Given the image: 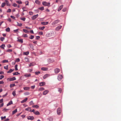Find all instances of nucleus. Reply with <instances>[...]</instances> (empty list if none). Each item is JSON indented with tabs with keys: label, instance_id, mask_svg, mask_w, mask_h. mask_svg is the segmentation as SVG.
I'll use <instances>...</instances> for the list:
<instances>
[{
	"label": "nucleus",
	"instance_id": "obj_20",
	"mask_svg": "<svg viewBox=\"0 0 121 121\" xmlns=\"http://www.w3.org/2000/svg\"><path fill=\"white\" fill-rule=\"evenodd\" d=\"M5 2H6V4L7 5V6H9L10 5V4L9 3V2L7 0H6Z\"/></svg>",
	"mask_w": 121,
	"mask_h": 121
},
{
	"label": "nucleus",
	"instance_id": "obj_29",
	"mask_svg": "<svg viewBox=\"0 0 121 121\" xmlns=\"http://www.w3.org/2000/svg\"><path fill=\"white\" fill-rule=\"evenodd\" d=\"M48 120L50 121H52L53 119L52 117H50L48 118Z\"/></svg>",
	"mask_w": 121,
	"mask_h": 121
},
{
	"label": "nucleus",
	"instance_id": "obj_3",
	"mask_svg": "<svg viewBox=\"0 0 121 121\" xmlns=\"http://www.w3.org/2000/svg\"><path fill=\"white\" fill-rule=\"evenodd\" d=\"M61 109L60 108H58L57 110V112L58 114L59 115H60L61 112Z\"/></svg>",
	"mask_w": 121,
	"mask_h": 121
},
{
	"label": "nucleus",
	"instance_id": "obj_23",
	"mask_svg": "<svg viewBox=\"0 0 121 121\" xmlns=\"http://www.w3.org/2000/svg\"><path fill=\"white\" fill-rule=\"evenodd\" d=\"M34 113L36 115H39V112L38 111H36L34 112Z\"/></svg>",
	"mask_w": 121,
	"mask_h": 121
},
{
	"label": "nucleus",
	"instance_id": "obj_62",
	"mask_svg": "<svg viewBox=\"0 0 121 121\" xmlns=\"http://www.w3.org/2000/svg\"><path fill=\"white\" fill-rule=\"evenodd\" d=\"M29 14L30 15H32L33 14V13L32 12H29Z\"/></svg>",
	"mask_w": 121,
	"mask_h": 121
},
{
	"label": "nucleus",
	"instance_id": "obj_25",
	"mask_svg": "<svg viewBox=\"0 0 121 121\" xmlns=\"http://www.w3.org/2000/svg\"><path fill=\"white\" fill-rule=\"evenodd\" d=\"M35 2L36 4H40V2L38 0H35Z\"/></svg>",
	"mask_w": 121,
	"mask_h": 121
},
{
	"label": "nucleus",
	"instance_id": "obj_42",
	"mask_svg": "<svg viewBox=\"0 0 121 121\" xmlns=\"http://www.w3.org/2000/svg\"><path fill=\"white\" fill-rule=\"evenodd\" d=\"M15 86V84H11L10 85V87H12L14 86Z\"/></svg>",
	"mask_w": 121,
	"mask_h": 121
},
{
	"label": "nucleus",
	"instance_id": "obj_47",
	"mask_svg": "<svg viewBox=\"0 0 121 121\" xmlns=\"http://www.w3.org/2000/svg\"><path fill=\"white\" fill-rule=\"evenodd\" d=\"M17 66V65H16L15 66V69L16 70H18Z\"/></svg>",
	"mask_w": 121,
	"mask_h": 121
},
{
	"label": "nucleus",
	"instance_id": "obj_12",
	"mask_svg": "<svg viewBox=\"0 0 121 121\" xmlns=\"http://www.w3.org/2000/svg\"><path fill=\"white\" fill-rule=\"evenodd\" d=\"M48 23V22H41V24L43 25H47Z\"/></svg>",
	"mask_w": 121,
	"mask_h": 121
},
{
	"label": "nucleus",
	"instance_id": "obj_7",
	"mask_svg": "<svg viewBox=\"0 0 121 121\" xmlns=\"http://www.w3.org/2000/svg\"><path fill=\"white\" fill-rule=\"evenodd\" d=\"M28 119L30 120H33L34 119V117L33 116H29L27 118Z\"/></svg>",
	"mask_w": 121,
	"mask_h": 121
},
{
	"label": "nucleus",
	"instance_id": "obj_16",
	"mask_svg": "<svg viewBox=\"0 0 121 121\" xmlns=\"http://www.w3.org/2000/svg\"><path fill=\"white\" fill-rule=\"evenodd\" d=\"M31 75L30 74H25L24 75V76L26 77H30Z\"/></svg>",
	"mask_w": 121,
	"mask_h": 121
},
{
	"label": "nucleus",
	"instance_id": "obj_4",
	"mask_svg": "<svg viewBox=\"0 0 121 121\" xmlns=\"http://www.w3.org/2000/svg\"><path fill=\"white\" fill-rule=\"evenodd\" d=\"M60 69L58 68H56L54 70L55 73L56 74H57L60 71Z\"/></svg>",
	"mask_w": 121,
	"mask_h": 121
},
{
	"label": "nucleus",
	"instance_id": "obj_59",
	"mask_svg": "<svg viewBox=\"0 0 121 121\" xmlns=\"http://www.w3.org/2000/svg\"><path fill=\"white\" fill-rule=\"evenodd\" d=\"M28 1H26L25 2V3L26 5H28Z\"/></svg>",
	"mask_w": 121,
	"mask_h": 121
},
{
	"label": "nucleus",
	"instance_id": "obj_50",
	"mask_svg": "<svg viewBox=\"0 0 121 121\" xmlns=\"http://www.w3.org/2000/svg\"><path fill=\"white\" fill-rule=\"evenodd\" d=\"M21 19L22 20L24 21H25L26 19V18L25 17H23L22 18H21Z\"/></svg>",
	"mask_w": 121,
	"mask_h": 121
},
{
	"label": "nucleus",
	"instance_id": "obj_21",
	"mask_svg": "<svg viewBox=\"0 0 121 121\" xmlns=\"http://www.w3.org/2000/svg\"><path fill=\"white\" fill-rule=\"evenodd\" d=\"M12 104H13V102L12 101H11L7 104V105L8 106Z\"/></svg>",
	"mask_w": 121,
	"mask_h": 121
},
{
	"label": "nucleus",
	"instance_id": "obj_53",
	"mask_svg": "<svg viewBox=\"0 0 121 121\" xmlns=\"http://www.w3.org/2000/svg\"><path fill=\"white\" fill-rule=\"evenodd\" d=\"M8 62V61L7 60H4L3 61V63L7 62Z\"/></svg>",
	"mask_w": 121,
	"mask_h": 121
},
{
	"label": "nucleus",
	"instance_id": "obj_14",
	"mask_svg": "<svg viewBox=\"0 0 121 121\" xmlns=\"http://www.w3.org/2000/svg\"><path fill=\"white\" fill-rule=\"evenodd\" d=\"M16 80V78L15 77H13L9 78V80L10 81L15 80Z\"/></svg>",
	"mask_w": 121,
	"mask_h": 121
},
{
	"label": "nucleus",
	"instance_id": "obj_6",
	"mask_svg": "<svg viewBox=\"0 0 121 121\" xmlns=\"http://www.w3.org/2000/svg\"><path fill=\"white\" fill-rule=\"evenodd\" d=\"M38 16V14L33 16L32 17V19L33 20H34L37 18Z\"/></svg>",
	"mask_w": 121,
	"mask_h": 121
},
{
	"label": "nucleus",
	"instance_id": "obj_27",
	"mask_svg": "<svg viewBox=\"0 0 121 121\" xmlns=\"http://www.w3.org/2000/svg\"><path fill=\"white\" fill-rule=\"evenodd\" d=\"M17 41L19 42L22 43H23V40L22 39H18Z\"/></svg>",
	"mask_w": 121,
	"mask_h": 121
},
{
	"label": "nucleus",
	"instance_id": "obj_35",
	"mask_svg": "<svg viewBox=\"0 0 121 121\" xmlns=\"http://www.w3.org/2000/svg\"><path fill=\"white\" fill-rule=\"evenodd\" d=\"M45 28V27L44 26H43L42 27H40L39 28V29L40 30H43Z\"/></svg>",
	"mask_w": 121,
	"mask_h": 121
},
{
	"label": "nucleus",
	"instance_id": "obj_22",
	"mask_svg": "<svg viewBox=\"0 0 121 121\" xmlns=\"http://www.w3.org/2000/svg\"><path fill=\"white\" fill-rule=\"evenodd\" d=\"M25 110H26V111H31V108H30V107H28L27 108H26L25 109Z\"/></svg>",
	"mask_w": 121,
	"mask_h": 121
},
{
	"label": "nucleus",
	"instance_id": "obj_1",
	"mask_svg": "<svg viewBox=\"0 0 121 121\" xmlns=\"http://www.w3.org/2000/svg\"><path fill=\"white\" fill-rule=\"evenodd\" d=\"M42 4L44 6H47L49 7L50 6L49 3H48L45 1H43L42 2Z\"/></svg>",
	"mask_w": 121,
	"mask_h": 121
},
{
	"label": "nucleus",
	"instance_id": "obj_43",
	"mask_svg": "<svg viewBox=\"0 0 121 121\" xmlns=\"http://www.w3.org/2000/svg\"><path fill=\"white\" fill-rule=\"evenodd\" d=\"M29 52H27L24 53V54L26 55H27L29 54Z\"/></svg>",
	"mask_w": 121,
	"mask_h": 121
},
{
	"label": "nucleus",
	"instance_id": "obj_5",
	"mask_svg": "<svg viewBox=\"0 0 121 121\" xmlns=\"http://www.w3.org/2000/svg\"><path fill=\"white\" fill-rule=\"evenodd\" d=\"M62 78L63 77L60 74L58 76V80L59 81H60Z\"/></svg>",
	"mask_w": 121,
	"mask_h": 121
},
{
	"label": "nucleus",
	"instance_id": "obj_40",
	"mask_svg": "<svg viewBox=\"0 0 121 121\" xmlns=\"http://www.w3.org/2000/svg\"><path fill=\"white\" fill-rule=\"evenodd\" d=\"M20 74V73H18V72H15V73H14L13 74V75H17L18 74Z\"/></svg>",
	"mask_w": 121,
	"mask_h": 121
},
{
	"label": "nucleus",
	"instance_id": "obj_17",
	"mask_svg": "<svg viewBox=\"0 0 121 121\" xmlns=\"http://www.w3.org/2000/svg\"><path fill=\"white\" fill-rule=\"evenodd\" d=\"M35 65V63H34L32 62V63H31L30 64H29V66H33Z\"/></svg>",
	"mask_w": 121,
	"mask_h": 121
},
{
	"label": "nucleus",
	"instance_id": "obj_57",
	"mask_svg": "<svg viewBox=\"0 0 121 121\" xmlns=\"http://www.w3.org/2000/svg\"><path fill=\"white\" fill-rule=\"evenodd\" d=\"M20 60L19 58H17L16 60L15 61L16 62H18Z\"/></svg>",
	"mask_w": 121,
	"mask_h": 121
},
{
	"label": "nucleus",
	"instance_id": "obj_9",
	"mask_svg": "<svg viewBox=\"0 0 121 121\" xmlns=\"http://www.w3.org/2000/svg\"><path fill=\"white\" fill-rule=\"evenodd\" d=\"M63 7V5L60 6L58 9V11H60Z\"/></svg>",
	"mask_w": 121,
	"mask_h": 121
},
{
	"label": "nucleus",
	"instance_id": "obj_39",
	"mask_svg": "<svg viewBox=\"0 0 121 121\" xmlns=\"http://www.w3.org/2000/svg\"><path fill=\"white\" fill-rule=\"evenodd\" d=\"M9 109H6V108H4L3 109V111L4 112H6Z\"/></svg>",
	"mask_w": 121,
	"mask_h": 121
},
{
	"label": "nucleus",
	"instance_id": "obj_15",
	"mask_svg": "<svg viewBox=\"0 0 121 121\" xmlns=\"http://www.w3.org/2000/svg\"><path fill=\"white\" fill-rule=\"evenodd\" d=\"M45 84V83L44 82H42L40 83L39 84V85L40 86H43Z\"/></svg>",
	"mask_w": 121,
	"mask_h": 121
},
{
	"label": "nucleus",
	"instance_id": "obj_33",
	"mask_svg": "<svg viewBox=\"0 0 121 121\" xmlns=\"http://www.w3.org/2000/svg\"><path fill=\"white\" fill-rule=\"evenodd\" d=\"M16 2L19 4H21L22 2L21 0H18L16 1Z\"/></svg>",
	"mask_w": 121,
	"mask_h": 121
},
{
	"label": "nucleus",
	"instance_id": "obj_46",
	"mask_svg": "<svg viewBox=\"0 0 121 121\" xmlns=\"http://www.w3.org/2000/svg\"><path fill=\"white\" fill-rule=\"evenodd\" d=\"M8 65H7L6 66H4V69H6L7 70L8 69Z\"/></svg>",
	"mask_w": 121,
	"mask_h": 121
},
{
	"label": "nucleus",
	"instance_id": "obj_2",
	"mask_svg": "<svg viewBox=\"0 0 121 121\" xmlns=\"http://www.w3.org/2000/svg\"><path fill=\"white\" fill-rule=\"evenodd\" d=\"M59 22V21L58 20H55L52 23V25L54 26L57 24Z\"/></svg>",
	"mask_w": 121,
	"mask_h": 121
},
{
	"label": "nucleus",
	"instance_id": "obj_55",
	"mask_svg": "<svg viewBox=\"0 0 121 121\" xmlns=\"http://www.w3.org/2000/svg\"><path fill=\"white\" fill-rule=\"evenodd\" d=\"M44 90V88H43L42 87L40 88L39 89V90L40 91H43Z\"/></svg>",
	"mask_w": 121,
	"mask_h": 121
},
{
	"label": "nucleus",
	"instance_id": "obj_13",
	"mask_svg": "<svg viewBox=\"0 0 121 121\" xmlns=\"http://www.w3.org/2000/svg\"><path fill=\"white\" fill-rule=\"evenodd\" d=\"M50 76L49 74H46L43 77V78L44 79L47 78L48 77Z\"/></svg>",
	"mask_w": 121,
	"mask_h": 121
},
{
	"label": "nucleus",
	"instance_id": "obj_28",
	"mask_svg": "<svg viewBox=\"0 0 121 121\" xmlns=\"http://www.w3.org/2000/svg\"><path fill=\"white\" fill-rule=\"evenodd\" d=\"M14 70V69L12 70V69H10L9 71H8L7 73H10L13 71Z\"/></svg>",
	"mask_w": 121,
	"mask_h": 121
},
{
	"label": "nucleus",
	"instance_id": "obj_38",
	"mask_svg": "<svg viewBox=\"0 0 121 121\" xmlns=\"http://www.w3.org/2000/svg\"><path fill=\"white\" fill-rule=\"evenodd\" d=\"M0 39L2 41H3L4 39V37H1L0 38Z\"/></svg>",
	"mask_w": 121,
	"mask_h": 121
},
{
	"label": "nucleus",
	"instance_id": "obj_60",
	"mask_svg": "<svg viewBox=\"0 0 121 121\" xmlns=\"http://www.w3.org/2000/svg\"><path fill=\"white\" fill-rule=\"evenodd\" d=\"M4 82L3 81H0V84H3Z\"/></svg>",
	"mask_w": 121,
	"mask_h": 121
},
{
	"label": "nucleus",
	"instance_id": "obj_18",
	"mask_svg": "<svg viewBox=\"0 0 121 121\" xmlns=\"http://www.w3.org/2000/svg\"><path fill=\"white\" fill-rule=\"evenodd\" d=\"M5 44H3L0 46V48L3 49H4V47H5Z\"/></svg>",
	"mask_w": 121,
	"mask_h": 121
},
{
	"label": "nucleus",
	"instance_id": "obj_63",
	"mask_svg": "<svg viewBox=\"0 0 121 121\" xmlns=\"http://www.w3.org/2000/svg\"><path fill=\"white\" fill-rule=\"evenodd\" d=\"M10 17H11V18H13V19H14L15 18V17L14 16H10Z\"/></svg>",
	"mask_w": 121,
	"mask_h": 121
},
{
	"label": "nucleus",
	"instance_id": "obj_37",
	"mask_svg": "<svg viewBox=\"0 0 121 121\" xmlns=\"http://www.w3.org/2000/svg\"><path fill=\"white\" fill-rule=\"evenodd\" d=\"M39 10H43L44 9V7H40L39 8Z\"/></svg>",
	"mask_w": 121,
	"mask_h": 121
},
{
	"label": "nucleus",
	"instance_id": "obj_44",
	"mask_svg": "<svg viewBox=\"0 0 121 121\" xmlns=\"http://www.w3.org/2000/svg\"><path fill=\"white\" fill-rule=\"evenodd\" d=\"M6 52H12V50L11 49H8L7 50Z\"/></svg>",
	"mask_w": 121,
	"mask_h": 121
},
{
	"label": "nucleus",
	"instance_id": "obj_24",
	"mask_svg": "<svg viewBox=\"0 0 121 121\" xmlns=\"http://www.w3.org/2000/svg\"><path fill=\"white\" fill-rule=\"evenodd\" d=\"M17 109H16L12 112V114H14L17 112Z\"/></svg>",
	"mask_w": 121,
	"mask_h": 121
},
{
	"label": "nucleus",
	"instance_id": "obj_41",
	"mask_svg": "<svg viewBox=\"0 0 121 121\" xmlns=\"http://www.w3.org/2000/svg\"><path fill=\"white\" fill-rule=\"evenodd\" d=\"M1 120H3L4 119H5L6 118V117L5 116H4V117H1Z\"/></svg>",
	"mask_w": 121,
	"mask_h": 121
},
{
	"label": "nucleus",
	"instance_id": "obj_19",
	"mask_svg": "<svg viewBox=\"0 0 121 121\" xmlns=\"http://www.w3.org/2000/svg\"><path fill=\"white\" fill-rule=\"evenodd\" d=\"M41 69L43 71H47L48 70V68H41Z\"/></svg>",
	"mask_w": 121,
	"mask_h": 121
},
{
	"label": "nucleus",
	"instance_id": "obj_11",
	"mask_svg": "<svg viewBox=\"0 0 121 121\" xmlns=\"http://www.w3.org/2000/svg\"><path fill=\"white\" fill-rule=\"evenodd\" d=\"M49 92V91L46 90L45 91H44L43 93V95H46L47 93H48Z\"/></svg>",
	"mask_w": 121,
	"mask_h": 121
},
{
	"label": "nucleus",
	"instance_id": "obj_56",
	"mask_svg": "<svg viewBox=\"0 0 121 121\" xmlns=\"http://www.w3.org/2000/svg\"><path fill=\"white\" fill-rule=\"evenodd\" d=\"M34 36L33 35H31V37L30 38L31 39H32L34 38Z\"/></svg>",
	"mask_w": 121,
	"mask_h": 121
},
{
	"label": "nucleus",
	"instance_id": "obj_34",
	"mask_svg": "<svg viewBox=\"0 0 121 121\" xmlns=\"http://www.w3.org/2000/svg\"><path fill=\"white\" fill-rule=\"evenodd\" d=\"M6 4V3L4 2L2 3L1 4V7H3Z\"/></svg>",
	"mask_w": 121,
	"mask_h": 121
},
{
	"label": "nucleus",
	"instance_id": "obj_61",
	"mask_svg": "<svg viewBox=\"0 0 121 121\" xmlns=\"http://www.w3.org/2000/svg\"><path fill=\"white\" fill-rule=\"evenodd\" d=\"M7 94H8V93H6L5 95H3L2 96L3 97H4L6 96L7 95Z\"/></svg>",
	"mask_w": 121,
	"mask_h": 121
},
{
	"label": "nucleus",
	"instance_id": "obj_32",
	"mask_svg": "<svg viewBox=\"0 0 121 121\" xmlns=\"http://www.w3.org/2000/svg\"><path fill=\"white\" fill-rule=\"evenodd\" d=\"M12 94L13 95V96H15V95H16L15 91H13L12 92Z\"/></svg>",
	"mask_w": 121,
	"mask_h": 121
},
{
	"label": "nucleus",
	"instance_id": "obj_45",
	"mask_svg": "<svg viewBox=\"0 0 121 121\" xmlns=\"http://www.w3.org/2000/svg\"><path fill=\"white\" fill-rule=\"evenodd\" d=\"M13 6L14 7H16L17 6V5L15 3H14L13 5Z\"/></svg>",
	"mask_w": 121,
	"mask_h": 121
},
{
	"label": "nucleus",
	"instance_id": "obj_36",
	"mask_svg": "<svg viewBox=\"0 0 121 121\" xmlns=\"http://www.w3.org/2000/svg\"><path fill=\"white\" fill-rule=\"evenodd\" d=\"M23 88L24 90H28L30 88L28 87H25Z\"/></svg>",
	"mask_w": 121,
	"mask_h": 121
},
{
	"label": "nucleus",
	"instance_id": "obj_52",
	"mask_svg": "<svg viewBox=\"0 0 121 121\" xmlns=\"http://www.w3.org/2000/svg\"><path fill=\"white\" fill-rule=\"evenodd\" d=\"M0 80H1L4 77V76L3 75H0Z\"/></svg>",
	"mask_w": 121,
	"mask_h": 121
},
{
	"label": "nucleus",
	"instance_id": "obj_10",
	"mask_svg": "<svg viewBox=\"0 0 121 121\" xmlns=\"http://www.w3.org/2000/svg\"><path fill=\"white\" fill-rule=\"evenodd\" d=\"M28 98H26L24 99L23 100L21 101V103H23L24 102H26Z\"/></svg>",
	"mask_w": 121,
	"mask_h": 121
},
{
	"label": "nucleus",
	"instance_id": "obj_26",
	"mask_svg": "<svg viewBox=\"0 0 121 121\" xmlns=\"http://www.w3.org/2000/svg\"><path fill=\"white\" fill-rule=\"evenodd\" d=\"M32 107L33 108H39V106L37 105H33V106H32Z\"/></svg>",
	"mask_w": 121,
	"mask_h": 121
},
{
	"label": "nucleus",
	"instance_id": "obj_64",
	"mask_svg": "<svg viewBox=\"0 0 121 121\" xmlns=\"http://www.w3.org/2000/svg\"><path fill=\"white\" fill-rule=\"evenodd\" d=\"M35 86H31V88L32 89H34L35 88Z\"/></svg>",
	"mask_w": 121,
	"mask_h": 121
},
{
	"label": "nucleus",
	"instance_id": "obj_31",
	"mask_svg": "<svg viewBox=\"0 0 121 121\" xmlns=\"http://www.w3.org/2000/svg\"><path fill=\"white\" fill-rule=\"evenodd\" d=\"M5 30L7 32H9L10 31V29L9 27H8Z\"/></svg>",
	"mask_w": 121,
	"mask_h": 121
},
{
	"label": "nucleus",
	"instance_id": "obj_49",
	"mask_svg": "<svg viewBox=\"0 0 121 121\" xmlns=\"http://www.w3.org/2000/svg\"><path fill=\"white\" fill-rule=\"evenodd\" d=\"M40 71H38L37 72H36L35 73L36 75H38V74L40 73Z\"/></svg>",
	"mask_w": 121,
	"mask_h": 121
},
{
	"label": "nucleus",
	"instance_id": "obj_30",
	"mask_svg": "<svg viewBox=\"0 0 121 121\" xmlns=\"http://www.w3.org/2000/svg\"><path fill=\"white\" fill-rule=\"evenodd\" d=\"M23 31L26 33H28L29 32V31L23 29Z\"/></svg>",
	"mask_w": 121,
	"mask_h": 121
},
{
	"label": "nucleus",
	"instance_id": "obj_51",
	"mask_svg": "<svg viewBox=\"0 0 121 121\" xmlns=\"http://www.w3.org/2000/svg\"><path fill=\"white\" fill-rule=\"evenodd\" d=\"M11 11V9H9L7 11V13H9V12H10Z\"/></svg>",
	"mask_w": 121,
	"mask_h": 121
},
{
	"label": "nucleus",
	"instance_id": "obj_8",
	"mask_svg": "<svg viewBox=\"0 0 121 121\" xmlns=\"http://www.w3.org/2000/svg\"><path fill=\"white\" fill-rule=\"evenodd\" d=\"M62 27V26H58L56 28V30L58 31L60 29L61 27Z\"/></svg>",
	"mask_w": 121,
	"mask_h": 121
},
{
	"label": "nucleus",
	"instance_id": "obj_58",
	"mask_svg": "<svg viewBox=\"0 0 121 121\" xmlns=\"http://www.w3.org/2000/svg\"><path fill=\"white\" fill-rule=\"evenodd\" d=\"M23 36L25 37H27V34H25L23 35Z\"/></svg>",
	"mask_w": 121,
	"mask_h": 121
},
{
	"label": "nucleus",
	"instance_id": "obj_54",
	"mask_svg": "<svg viewBox=\"0 0 121 121\" xmlns=\"http://www.w3.org/2000/svg\"><path fill=\"white\" fill-rule=\"evenodd\" d=\"M58 91L60 93H61L62 91V89L60 88H59L58 89Z\"/></svg>",
	"mask_w": 121,
	"mask_h": 121
},
{
	"label": "nucleus",
	"instance_id": "obj_48",
	"mask_svg": "<svg viewBox=\"0 0 121 121\" xmlns=\"http://www.w3.org/2000/svg\"><path fill=\"white\" fill-rule=\"evenodd\" d=\"M18 30H19V29H17L16 30H13V31H14V32L16 33L18 31Z\"/></svg>",
	"mask_w": 121,
	"mask_h": 121
}]
</instances>
